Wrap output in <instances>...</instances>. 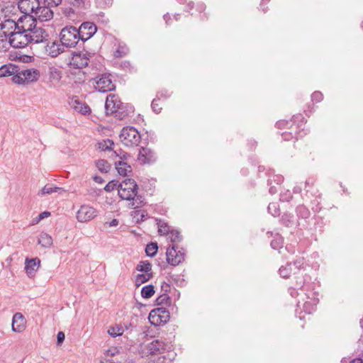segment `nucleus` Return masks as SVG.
I'll list each match as a JSON object with an SVG mask.
<instances>
[{
  "label": "nucleus",
  "mask_w": 363,
  "mask_h": 363,
  "mask_svg": "<svg viewBox=\"0 0 363 363\" xmlns=\"http://www.w3.org/2000/svg\"><path fill=\"white\" fill-rule=\"evenodd\" d=\"M96 167L102 173H107L111 169V165L106 160L96 161Z\"/></svg>",
  "instance_id": "nucleus-36"
},
{
  "label": "nucleus",
  "mask_w": 363,
  "mask_h": 363,
  "mask_svg": "<svg viewBox=\"0 0 363 363\" xmlns=\"http://www.w3.org/2000/svg\"><path fill=\"white\" fill-rule=\"evenodd\" d=\"M51 215L50 211H43L38 216V220H43L45 218L49 217Z\"/></svg>",
  "instance_id": "nucleus-63"
},
{
  "label": "nucleus",
  "mask_w": 363,
  "mask_h": 363,
  "mask_svg": "<svg viewBox=\"0 0 363 363\" xmlns=\"http://www.w3.org/2000/svg\"><path fill=\"white\" fill-rule=\"evenodd\" d=\"M26 320L21 313H16L12 319V330L16 333H21L26 329Z\"/></svg>",
  "instance_id": "nucleus-21"
},
{
  "label": "nucleus",
  "mask_w": 363,
  "mask_h": 363,
  "mask_svg": "<svg viewBox=\"0 0 363 363\" xmlns=\"http://www.w3.org/2000/svg\"><path fill=\"white\" fill-rule=\"evenodd\" d=\"M121 143L128 147H136L141 141V135L133 126L123 127L119 135Z\"/></svg>",
  "instance_id": "nucleus-2"
},
{
  "label": "nucleus",
  "mask_w": 363,
  "mask_h": 363,
  "mask_svg": "<svg viewBox=\"0 0 363 363\" xmlns=\"http://www.w3.org/2000/svg\"><path fill=\"white\" fill-rule=\"evenodd\" d=\"M40 5H41L40 0H19L18 1V7L24 14H33Z\"/></svg>",
  "instance_id": "nucleus-18"
},
{
  "label": "nucleus",
  "mask_w": 363,
  "mask_h": 363,
  "mask_svg": "<svg viewBox=\"0 0 363 363\" xmlns=\"http://www.w3.org/2000/svg\"><path fill=\"white\" fill-rule=\"evenodd\" d=\"M292 199V194L290 191L286 190L280 194V201L283 202H288Z\"/></svg>",
  "instance_id": "nucleus-54"
},
{
  "label": "nucleus",
  "mask_w": 363,
  "mask_h": 363,
  "mask_svg": "<svg viewBox=\"0 0 363 363\" xmlns=\"http://www.w3.org/2000/svg\"><path fill=\"white\" fill-rule=\"evenodd\" d=\"M86 0H69V4L72 6L78 9H85Z\"/></svg>",
  "instance_id": "nucleus-52"
},
{
  "label": "nucleus",
  "mask_w": 363,
  "mask_h": 363,
  "mask_svg": "<svg viewBox=\"0 0 363 363\" xmlns=\"http://www.w3.org/2000/svg\"><path fill=\"white\" fill-rule=\"evenodd\" d=\"M158 224V233L160 235H167L172 230L170 226L164 221L160 220Z\"/></svg>",
  "instance_id": "nucleus-43"
},
{
  "label": "nucleus",
  "mask_w": 363,
  "mask_h": 363,
  "mask_svg": "<svg viewBox=\"0 0 363 363\" xmlns=\"http://www.w3.org/2000/svg\"><path fill=\"white\" fill-rule=\"evenodd\" d=\"M72 108L82 115L89 114L91 113L90 107L85 103L81 102L77 99H74L72 102Z\"/></svg>",
  "instance_id": "nucleus-24"
},
{
  "label": "nucleus",
  "mask_w": 363,
  "mask_h": 363,
  "mask_svg": "<svg viewBox=\"0 0 363 363\" xmlns=\"http://www.w3.org/2000/svg\"><path fill=\"white\" fill-rule=\"evenodd\" d=\"M171 96V93L167 89H162L157 92L156 98L159 100L161 99H167Z\"/></svg>",
  "instance_id": "nucleus-53"
},
{
  "label": "nucleus",
  "mask_w": 363,
  "mask_h": 363,
  "mask_svg": "<svg viewBox=\"0 0 363 363\" xmlns=\"http://www.w3.org/2000/svg\"><path fill=\"white\" fill-rule=\"evenodd\" d=\"M323 95L320 91H315L311 95V99L315 102H320L323 100Z\"/></svg>",
  "instance_id": "nucleus-56"
},
{
  "label": "nucleus",
  "mask_w": 363,
  "mask_h": 363,
  "mask_svg": "<svg viewBox=\"0 0 363 363\" xmlns=\"http://www.w3.org/2000/svg\"><path fill=\"white\" fill-rule=\"evenodd\" d=\"M268 238H273L270 241L271 247L274 250H280L283 246V238L279 233L274 234L272 232L268 231L267 233Z\"/></svg>",
  "instance_id": "nucleus-23"
},
{
  "label": "nucleus",
  "mask_w": 363,
  "mask_h": 363,
  "mask_svg": "<svg viewBox=\"0 0 363 363\" xmlns=\"http://www.w3.org/2000/svg\"><path fill=\"white\" fill-rule=\"evenodd\" d=\"M40 260L38 258H33V259H26L25 262V269L26 273L29 276L33 275V274L36 272L38 267L40 266Z\"/></svg>",
  "instance_id": "nucleus-22"
},
{
  "label": "nucleus",
  "mask_w": 363,
  "mask_h": 363,
  "mask_svg": "<svg viewBox=\"0 0 363 363\" xmlns=\"http://www.w3.org/2000/svg\"><path fill=\"white\" fill-rule=\"evenodd\" d=\"M48 74L52 83H58L62 78V72L55 67H50Z\"/></svg>",
  "instance_id": "nucleus-27"
},
{
  "label": "nucleus",
  "mask_w": 363,
  "mask_h": 363,
  "mask_svg": "<svg viewBox=\"0 0 363 363\" xmlns=\"http://www.w3.org/2000/svg\"><path fill=\"white\" fill-rule=\"evenodd\" d=\"M113 150L112 157H118L120 159L119 161H126L130 155L123 150L121 148L114 149Z\"/></svg>",
  "instance_id": "nucleus-38"
},
{
  "label": "nucleus",
  "mask_w": 363,
  "mask_h": 363,
  "mask_svg": "<svg viewBox=\"0 0 363 363\" xmlns=\"http://www.w3.org/2000/svg\"><path fill=\"white\" fill-rule=\"evenodd\" d=\"M167 345L160 340H155L147 344L145 347L146 353L151 355H158L164 353Z\"/></svg>",
  "instance_id": "nucleus-17"
},
{
  "label": "nucleus",
  "mask_w": 363,
  "mask_h": 363,
  "mask_svg": "<svg viewBox=\"0 0 363 363\" xmlns=\"http://www.w3.org/2000/svg\"><path fill=\"white\" fill-rule=\"evenodd\" d=\"M115 166L118 174L121 176L125 177L128 172H132L131 166L126 161L115 162Z\"/></svg>",
  "instance_id": "nucleus-25"
},
{
  "label": "nucleus",
  "mask_w": 363,
  "mask_h": 363,
  "mask_svg": "<svg viewBox=\"0 0 363 363\" xmlns=\"http://www.w3.org/2000/svg\"><path fill=\"white\" fill-rule=\"evenodd\" d=\"M30 43H41L48 40L49 33L48 31L39 25L38 22L36 25H33L32 31L28 33Z\"/></svg>",
  "instance_id": "nucleus-11"
},
{
  "label": "nucleus",
  "mask_w": 363,
  "mask_h": 363,
  "mask_svg": "<svg viewBox=\"0 0 363 363\" xmlns=\"http://www.w3.org/2000/svg\"><path fill=\"white\" fill-rule=\"evenodd\" d=\"M65 47L60 41H53L47 44L45 52L49 56L56 57L65 51Z\"/></svg>",
  "instance_id": "nucleus-20"
},
{
  "label": "nucleus",
  "mask_w": 363,
  "mask_h": 363,
  "mask_svg": "<svg viewBox=\"0 0 363 363\" xmlns=\"http://www.w3.org/2000/svg\"><path fill=\"white\" fill-rule=\"evenodd\" d=\"M38 244L43 247H50L52 245V238L48 233H42L38 238Z\"/></svg>",
  "instance_id": "nucleus-30"
},
{
  "label": "nucleus",
  "mask_w": 363,
  "mask_h": 363,
  "mask_svg": "<svg viewBox=\"0 0 363 363\" xmlns=\"http://www.w3.org/2000/svg\"><path fill=\"white\" fill-rule=\"evenodd\" d=\"M157 250H158L157 243V242H150V243L147 244L145 247V253H146L147 256L152 257L157 254Z\"/></svg>",
  "instance_id": "nucleus-39"
},
{
  "label": "nucleus",
  "mask_w": 363,
  "mask_h": 363,
  "mask_svg": "<svg viewBox=\"0 0 363 363\" xmlns=\"http://www.w3.org/2000/svg\"><path fill=\"white\" fill-rule=\"evenodd\" d=\"M9 43L13 48H23L31 43L28 33H26L17 30L14 33L11 35Z\"/></svg>",
  "instance_id": "nucleus-10"
},
{
  "label": "nucleus",
  "mask_w": 363,
  "mask_h": 363,
  "mask_svg": "<svg viewBox=\"0 0 363 363\" xmlns=\"http://www.w3.org/2000/svg\"><path fill=\"white\" fill-rule=\"evenodd\" d=\"M135 269L138 272L144 273H153L152 270V264L149 261H140L136 266Z\"/></svg>",
  "instance_id": "nucleus-33"
},
{
  "label": "nucleus",
  "mask_w": 363,
  "mask_h": 363,
  "mask_svg": "<svg viewBox=\"0 0 363 363\" xmlns=\"http://www.w3.org/2000/svg\"><path fill=\"white\" fill-rule=\"evenodd\" d=\"M77 30L81 38V41L84 43L90 39L97 31L96 26L90 21H86L81 24Z\"/></svg>",
  "instance_id": "nucleus-12"
},
{
  "label": "nucleus",
  "mask_w": 363,
  "mask_h": 363,
  "mask_svg": "<svg viewBox=\"0 0 363 363\" xmlns=\"http://www.w3.org/2000/svg\"><path fill=\"white\" fill-rule=\"evenodd\" d=\"M153 277V273H143L138 274L135 279V284L137 287L140 286L141 284L148 281Z\"/></svg>",
  "instance_id": "nucleus-29"
},
{
  "label": "nucleus",
  "mask_w": 363,
  "mask_h": 363,
  "mask_svg": "<svg viewBox=\"0 0 363 363\" xmlns=\"http://www.w3.org/2000/svg\"><path fill=\"white\" fill-rule=\"evenodd\" d=\"M40 77V72L35 69H21L18 67V72L12 77V81L18 84L35 82Z\"/></svg>",
  "instance_id": "nucleus-5"
},
{
  "label": "nucleus",
  "mask_w": 363,
  "mask_h": 363,
  "mask_svg": "<svg viewBox=\"0 0 363 363\" xmlns=\"http://www.w3.org/2000/svg\"><path fill=\"white\" fill-rule=\"evenodd\" d=\"M95 89L102 93H106L115 89V84L111 79L110 74L104 73L98 75L95 79Z\"/></svg>",
  "instance_id": "nucleus-8"
},
{
  "label": "nucleus",
  "mask_w": 363,
  "mask_h": 363,
  "mask_svg": "<svg viewBox=\"0 0 363 363\" xmlns=\"http://www.w3.org/2000/svg\"><path fill=\"white\" fill-rule=\"evenodd\" d=\"M155 303L158 306H169L171 304V298L167 293H162L156 298Z\"/></svg>",
  "instance_id": "nucleus-37"
},
{
  "label": "nucleus",
  "mask_w": 363,
  "mask_h": 363,
  "mask_svg": "<svg viewBox=\"0 0 363 363\" xmlns=\"http://www.w3.org/2000/svg\"><path fill=\"white\" fill-rule=\"evenodd\" d=\"M298 290H300V289L296 287V286H293V287H290L289 289V291L290 293V295L292 296V297H296L299 294H298Z\"/></svg>",
  "instance_id": "nucleus-60"
},
{
  "label": "nucleus",
  "mask_w": 363,
  "mask_h": 363,
  "mask_svg": "<svg viewBox=\"0 0 363 363\" xmlns=\"http://www.w3.org/2000/svg\"><path fill=\"white\" fill-rule=\"evenodd\" d=\"M138 186L133 179H125L120 183L118 196L123 200L131 201L138 193Z\"/></svg>",
  "instance_id": "nucleus-4"
},
{
  "label": "nucleus",
  "mask_w": 363,
  "mask_h": 363,
  "mask_svg": "<svg viewBox=\"0 0 363 363\" xmlns=\"http://www.w3.org/2000/svg\"><path fill=\"white\" fill-rule=\"evenodd\" d=\"M99 148L102 151L113 150L114 143L110 139L104 140L98 143Z\"/></svg>",
  "instance_id": "nucleus-40"
},
{
  "label": "nucleus",
  "mask_w": 363,
  "mask_h": 363,
  "mask_svg": "<svg viewBox=\"0 0 363 363\" xmlns=\"http://www.w3.org/2000/svg\"><path fill=\"white\" fill-rule=\"evenodd\" d=\"M128 48L126 45H119L114 52L113 56L116 58L124 57L128 54Z\"/></svg>",
  "instance_id": "nucleus-42"
},
{
  "label": "nucleus",
  "mask_w": 363,
  "mask_h": 363,
  "mask_svg": "<svg viewBox=\"0 0 363 363\" xmlns=\"http://www.w3.org/2000/svg\"><path fill=\"white\" fill-rule=\"evenodd\" d=\"M60 40L66 48H74L81 40L77 28L74 26L63 28L60 33Z\"/></svg>",
  "instance_id": "nucleus-3"
},
{
  "label": "nucleus",
  "mask_w": 363,
  "mask_h": 363,
  "mask_svg": "<svg viewBox=\"0 0 363 363\" xmlns=\"http://www.w3.org/2000/svg\"><path fill=\"white\" fill-rule=\"evenodd\" d=\"M308 279V277H306L303 275L298 277L294 286L300 289L301 291H305L304 288Z\"/></svg>",
  "instance_id": "nucleus-45"
},
{
  "label": "nucleus",
  "mask_w": 363,
  "mask_h": 363,
  "mask_svg": "<svg viewBox=\"0 0 363 363\" xmlns=\"http://www.w3.org/2000/svg\"><path fill=\"white\" fill-rule=\"evenodd\" d=\"M268 212L273 216L276 217L280 214L279 205L277 202L270 203L267 207Z\"/></svg>",
  "instance_id": "nucleus-41"
},
{
  "label": "nucleus",
  "mask_w": 363,
  "mask_h": 363,
  "mask_svg": "<svg viewBox=\"0 0 363 363\" xmlns=\"http://www.w3.org/2000/svg\"><path fill=\"white\" fill-rule=\"evenodd\" d=\"M284 181V177L279 174H273L269 177L267 180L268 185L271 186L272 183H275L276 184H280Z\"/></svg>",
  "instance_id": "nucleus-47"
},
{
  "label": "nucleus",
  "mask_w": 363,
  "mask_h": 363,
  "mask_svg": "<svg viewBox=\"0 0 363 363\" xmlns=\"http://www.w3.org/2000/svg\"><path fill=\"white\" fill-rule=\"evenodd\" d=\"M303 264L304 262L303 258H299L294 262V265L297 269H301L303 267Z\"/></svg>",
  "instance_id": "nucleus-62"
},
{
  "label": "nucleus",
  "mask_w": 363,
  "mask_h": 363,
  "mask_svg": "<svg viewBox=\"0 0 363 363\" xmlns=\"http://www.w3.org/2000/svg\"><path fill=\"white\" fill-rule=\"evenodd\" d=\"M18 72V67L16 65H4L0 67V77H14V74Z\"/></svg>",
  "instance_id": "nucleus-26"
},
{
  "label": "nucleus",
  "mask_w": 363,
  "mask_h": 363,
  "mask_svg": "<svg viewBox=\"0 0 363 363\" xmlns=\"http://www.w3.org/2000/svg\"><path fill=\"white\" fill-rule=\"evenodd\" d=\"M148 319L151 325H160L169 320V312L164 307L154 308L150 311Z\"/></svg>",
  "instance_id": "nucleus-7"
},
{
  "label": "nucleus",
  "mask_w": 363,
  "mask_h": 363,
  "mask_svg": "<svg viewBox=\"0 0 363 363\" xmlns=\"http://www.w3.org/2000/svg\"><path fill=\"white\" fill-rule=\"evenodd\" d=\"M62 13L65 14V16H66L67 17H68L69 18H72L75 13L74 10L71 7L65 8L63 9Z\"/></svg>",
  "instance_id": "nucleus-57"
},
{
  "label": "nucleus",
  "mask_w": 363,
  "mask_h": 363,
  "mask_svg": "<svg viewBox=\"0 0 363 363\" xmlns=\"http://www.w3.org/2000/svg\"><path fill=\"white\" fill-rule=\"evenodd\" d=\"M156 153L147 147H142L138 155V160L141 164H153L157 160Z\"/></svg>",
  "instance_id": "nucleus-14"
},
{
  "label": "nucleus",
  "mask_w": 363,
  "mask_h": 363,
  "mask_svg": "<svg viewBox=\"0 0 363 363\" xmlns=\"http://www.w3.org/2000/svg\"><path fill=\"white\" fill-rule=\"evenodd\" d=\"M32 16L33 14L28 13L21 16L17 21L18 24L17 30L26 33L32 31L33 25H36L38 23Z\"/></svg>",
  "instance_id": "nucleus-13"
},
{
  "label": "nucleus",
  "mask_w": 363,
  "mask_h": 363,
  "mask_svg": "<svg viewBox=\"0 0 363 363\" xmlns=\"http://www.w3.org/2000/svg\"><path fill=\"white\" fill-rule=\"evenodd\" d=\"M32 16L35 18L38 23H40L51 20L53 18V11L49 6L41 4L38 6Z\"/></svg>",
  "instance_id": "nucleus-15"
},
{
  "label": "nucleus",
  "mask_w": 363,
  "mask_h": 363,
  "mask_svg": "<svg viewBox=\"0 0 363 363\" xmlns=\"http://www.w3.org/2000/svg\"><path fill=\"white\" fill-rule=\"evenodd\" d=\"M65 340V333L62 331H60L57 335V344L60 345Z\"/></svg>",
  "instance_id": "nucleus-61"
},
{
  "label": "nucleus",
  "mask_w": 363,
  "mask_h": 363,
  "mask_svg": "<svg viewBox=\"0 0 363 363\" xmlns=\"http://www.w3.org/2000/svg\"><path fill=\"white\" fill-rule=\"evenodd\" d=\"M291 271H292V269H291V263L287 264L286 266H281L279 270V274L281 275V277H282L284 278L289 277L291 273Z\"/></svg>",
  "instance_id": "nucleus-44"
},
{
  "label": "nucleus",
  "mask_w": 363,
  "mask_h": 363,
  "mask_svg": "<svg viewBox=\"0 0 363 363\" xmlns=\"http://www.w3.org/2000/svg\"><path fill=\"white\" fill-rule=\"evenodd\" d=\"M41 4L49 6L50 8L56 7L60 5L62 0H40Z\"/></svg>",
  "instance_id": "nucleus-50"
},
{
  "label": "nucleus",
  "mask_w": 363,
  "mask_h": 363,
  "mask_svg": "<svg viewBox=\"0 0 363 363\" xmlns=\"http://www.w3.org/2000/svg\"><path fill=\"white\" fill-rule=\"evenodd\" d=\"M132 200L133 201L129 205L130 208L133 209L140 208L145 203L144 197L141 195H138V193H136V196Z\"/></svg>",
  "instance_id": "nucleus-34"
},
{
  "label": "nucleus",
  "mask_w": 363,
  "mask_h": 363,
  "mask_svg": "<svg viewBox=\"0 0 363 363\" xmlns=\"http://www.w3.org/2000/svg\"><path fill=\"white\" fill-rule=\"evenodd\" d=\"M18 22L13 19H6L4 22L0 21L1 36L10 38L11 35L17 30Z\"/></svg>",
  "instance_id": "nucleus-19"
},
{
  "label": "nucleus",
  "mask_w": 363,
  "mask_h": 363,
  "mask_svg": "<svg viewBox=\"0 0 363 363\" xmlns=\"http://www.w3.org/2000/svg\"><path fill=\"white\" fill-rule=\"evenodd\" d=\"M291 123V121L289 122L286 121H279L276 123V125L278 128H283L288 127V125L290 124Z\"/></svg>",
  "instance_id": "nucleus-59"
},
{
  "label": "nucleus",
  "mask_w": 363,
  "mask_h": 363,
  "mask_svg": "<svg viewBox=\"0 0 363 363\" xmlns=\"http://www.w3.org/2000/svg\"><path fill=\"white\" fill-rule=\"evenodd\" d=\"M155 292V286L152 284H148L142 288L141 296L144 298H150L154 295Z\"/></svg>",
  "instance_id": "nucleus-35"
},
{
  "label": "nucleus",
  "mask_w": 363,
  "mask_h": 363,
  "mask_svg": "<svg viewBox=\"0 0 363 363\" xmlns=\"http://www.w3.org/2000/svg\"><path fill=\"white\" fill-rule=\"evenodd\" d=\"M282 138L284 140H290L294 138H297L296 136H294L291 132H284L282 133Z\"/></svg>",
  "instance_id": "nucleus-58"
},
{
  "label": "nucleus",
  "mask_w": 363,
  "mask_h": 363,
  "mask_svg": "<svg viewBox=\"0 0 363 363\" xmlns=\"http://www.w3.org/2000/svg\"><path fill=\"white\" fill-rule=\"evenodd\" d=\"M96 6L101 9L109 7L113 4V0H95Z\"/></svg>",
  "instance_id": "nucleus-51"
},
{
  "label": "nucleus",
  "mask_w": 363,
  "mask_h": 363,
  "mask_svg": "<svg viewBox=\"0 0 363 363\" xmlns=\"http://www.w3.org/2000/svg\"><path fill=\"white\" fill-rule=\"evenodd\" d=\"M296 213L298 219L305 220L311 216L310 211L303 205H298L296 208Z\"/></svg>",
  "instance_id": "nucleus-31"
},
{
  "label": "nucleus",
  "mask_w": 363,
  "mask_h": 363,
  "mask_svg": "<svg viewBox=\"0 0 363 363\" xmlns=\"http://www.w3.org/2000/svg\"><path fill=\"white\" fill-rule=\"evenodd\" d=\"M303 308L306 313L311 314L315 310V306L310 301H306L303 305Z\"/></svg>",
  "instance_id": "nucleus-48"
},
{
  "label": "nucleus",
  "mask_w": 363,
  "mask_h": 363,
  "mask_svg": "<svg viewBox=\"0 0 363 363\" xmlns=\"http://www.w3.org/2000/svg\"><path fill=\"white\" fill-rule=\"evenodd\" d=\"M158 101H159V99L157 98H155L152 100V104H151L152 109L156 113H160V111L162 110V107L158 104Z\"/></svg>",
  "instance_id": "nucleus-55"
},
{
  "label": "nucleus",
  "mask_w": 363,
  "mask_h": 363,
  "mask_svg": "<svg viewBox=\"0 0 363 363\" xmlns=\"http://www.w3.org/2000/svg\"><path fill=\"white\" fill-rule=\"evenodd\" d=\"M97 215L96 210L89 206L83 205L77 213V218L79 222H87L94 218Z\"/></svg>",
  "instance_id": "nucleus-16"
},
{
  "label": "nucleus",
  "mask_w": 363,
  "mask_h": 363,
  "mask_svg": "<svg viewBox=\"0 0 363 363\" xmlns=\"http://www.w3.org/2000/svg\"><path fill=\"white\" fill-rule=\"evenodd\" d=\"M120 106H123V103L118 98L112 94H109L106 97L105 103V109L106 114H115V116L121 120L124 118V114L118 110Z\"/></svg>",
  "instance_id": "nucleus-6"
},
{
  "label": "nucleus",
  "mask_w": 363,
  "mask_h": 363,
  "mask_svg": "<svg viewBox=\"0 0 363 363\" xmlns=\"http://www.w3.org/2000/svg\"><path fill=\"white\" fill-rule=\"evenodd\" d=\"M167 235L172 245L167 249L166 259L170 265L177 266L185 260L186 250L177 245L182 241V236L177 230H172Z\"/></svg>",
  "instance_id": "nucleus-1"
},
{
  "label": "nucleus",
  "mask_w": 363,
  "mask_h": 363,
  "mask_svg": "<svg viewBox=\"0 0 363 363\" xmlns=\"http://www.w3.org/2000/svg\"><path fill=\"white\" fill-rule=\"evenodd\" d=\"M161 289L163 291V293L167 294V292L169 291L170 290V286L169 284L164 281L161 285Z\"/></svg>",
  "instance_id": "nucleus-64"
},
{
  "label": "nucleus",
  "mask_w": 363,
  "mask_h": 363,
  "mask_svg": "<svg viewBox=\"0 0 363 363\" xmlns=\"http://www.w3.org/2000/svg\"><path fill=\"white\" fill-rule=\"evenodd\" d=\"M123 330L122 328L112 327L108 330V333L111 336L115 337L121 335L123 334Z\"/></svg>",
  "instance_id": "nucleus-49"
},
{
  "label": "nucleus",
  "mask_w": 363,
  "mask_h": 363,
  "mask_svg": "<svg viewBox=\"0 0 363 363\" xmlns=\"http://www.w3.org/2000/svg\"><path fill=\"white\" fill-rule=\"evenodd\" d=\"M279 222L287 228L292 227L294 225V216L291 213H284L281 216Z\"/></svg>",
  "instance_id": "nucleus-32"
},
{
  "label": "nucleus",
  "mask_w": 363,
  "mask_h": 363,
  "mask_svg": "<svg viewBox=\"0 0 363 363\" xmlns=\"http://www.w3.org/2000/svg\"><path fill=\"white\" fill-rule=\"evenodd\" d=\"M72 58L69 64L75 69H82L88 66L89 62V57L91 53L86 51L83 52H72Z\"/></svg>",
  "instance_id": "nucleus-9"
},
{
  "label": "nucleus",
  "mask_w": 363,
  "mask_h": 363,
  "mask_svg": "<svg viewBox=\"0 0 363 363\" xmlns=\"http://www.w3.org/2000/svg\"><path fill=\"white\" fill-rule=\"evenodd\" d=\"M120 183L117 180H111L104 187V190L106 192H111L113 191L115 189H119Z\"/></svg>",
  "instance_id": "nucleus-46"
},
{
  "label": "nucleus",
  "mask_w": 363,
  "mask_h": 363,
  "mask_svg": "<svg viewBox=\"0 0 363 363\" xmlns=\"http://www.w3.org/2000/svg\"><path fill=\"white\" fill-rule=\"evenodd\" d=\"M65 191H66L62 187L47 184L40 190L38 195L51 194L54 192L61 194Z\"/></svg>",
  "instance_id": "nucleus-28"
}]
</instances>
